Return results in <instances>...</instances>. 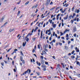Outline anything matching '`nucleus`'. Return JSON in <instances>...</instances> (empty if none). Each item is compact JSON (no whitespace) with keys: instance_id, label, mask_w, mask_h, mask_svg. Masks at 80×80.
<instances>
[{"instance_id":"1","label":"nucleus","mask_w":80,"mask_h":80,"mask_svg":"<svg viewBox=\"0 0 80 80\" xmlns=\"http://www.w3.org/2000/svg\"><path fill=\"white\" fill-rule=\"evenodd\" d=\"M50 0H47L46 3L45 4V5H46V6H47V5H48V4L50 3Z\"/></svg>"},{"instance_id":"2","label":"nucleus","mask_w":80,"mask_h":80,"mask_svg":"<svg viewBox=\"0 0 80 80\" xmlns=\"http://www.w3.org/2000/svg\"><path fill=\"white\" fill-rule=\"evenodd\" d=\"M75 50L76 52H80L79 49L77 47L75 48Z\"/></svg>"},{"instance_id":"3","label":"nucleus","mask_w":80,"mask_h":80,"mask_svg":"<svg viewBox=\"0 0 80 80\" xmlns=\"http://www.w3.org/2000/svg\"><path fill=\"white\" fill-rule=\"evenodd\" d=\"M28 35L25 38V40H26L27 42H28V40H29V38H28Z\"/></svg>"},{"instance_id":"4","label":"nucleus","mask_w":80,"mask_h":80,"mask_svg":"<svg viewBox=\"0 0 80 80\" xmlns=\"http://www.w3.org/2000/svg\"><path fill=\"white\" fill-rule=\"evenodd\" d=\"M5 17L4 16H3L2 18L1 19V22H3V20Z\"/></svg>"},{"instance_id":"5","label":"nucleus","mask_w":80,"mask_h":80,"mask_svg":"<svg viewBox=\"0 0 80 80\" xmlns=\"http://www.w3.org/2000/svg\"><path fill=\"white\" fill-rule=\"evenodd\" d=\"M42 68H46V66H45V65L43 64L41 66Z\"/></svg>"},{"instance_id":"6","label":"nucleus","mask_w":80,"mask_h":80,"mask_svg":"<svg viewBox=\"0 0 80 80\" xmlns=\"http://www.w3.org/2000/svg\"><path fill=\"white\" fill-rule=\"evenodd\" d=\"M36 63H37V65H38L39 66H40L41 65V63H40V62L38 63V61L36 62Z\"/></svg>"},{"instance_id":"7","label":"nucleus","mask_w":80,"mask_h":80,"mask_svg":"<svg viewBox=\"0 0 80 80\" xmlns=\"http://www.w3.org/2000/svg\"><path fill=\"white\" fill-rule=\"evenodd\" d=\"M42 33H43V31H41V37H40L41 38H42Z\"/></svg>"},{"instance_id":"8","label":"nucleus","mask_w":80,"mask_h":80,"mask_svg":"<svg viewBox=\"0 0 80 80\" xmlns=\"http://www.w3.org/2000/svg\"><path fill=\"white\" fill-rule=\"evenodd\" d=\"M38 6V5L37 4H36V6H33L32 8H37V6Z\"/></svg>"},{"instance_id":"9","label":"nucleus","mask_w":80,"mask_h":80,"mask_svg":"<svg viewBox=\"0 0 80 80\" xmlns=\"http://www.w3.org/2000/svg\"><path fill=\"white\" fill-rule=\"evenodd\" d=\"M14 30V29H10L9 31V32H12V31H13Z\"/></svg>"},{"instance_id":"10","label":"nucleus","mask_w":80,"mask_h":80,"mask_svg":"<svg viewBox=\"0 0 80 80\" xmlns=\"http://www.w3.org/2000/svg\"><path fill=\"white\" fill-rule=\"evenodd\" d=\"M26 43H27L26 42H25H25H23V43L22 44L23 47H25V45H26Z\"/></svg>"},{"instance_id":"11","label":"nucleus","mask_w":80,"mask_h":80,"mask_svg":"<svg viewBox=\"0 0 80 80\" xmlns=\"http://www.w3.org/2000/svg\"><path fill=\"white\" fill-rule=\"evenodd\" d=\"M76 27H74L73 28V32H75V31H76Z\"/></svg>"},{"instance_id":"12","label":"nucleus","mask_w":80,"mask_h":80,"mask_svg":"<svg viewBox=\"0 0 80 80\" xmlns=\"http://www.w3.org/2000/svg\"><path fill=\"white\" fill-rule=\"evenodd\" d=\"M60 16V14H58L57 16V20H58L59 18L58 17Z\"/></svg>"},{"instance_id":"13","label":"nucleus","mask_w":80,"mask_h":80,"mask_svg":"<svg viewBox=\"0 0 80 80\" xmlns=\"http://www.w3.org/2000/svg\"><path fill=\"white\" fill-rule=\"evenodd\" d=\"M56 24H53L52 25V27L53 28H55L56 27Z\"/></svg>"},{"instance_id":"14","label":"nucleus","mask_w":80,"mask_h":80,"mask_svg":"<svg viewBox=\"0 0 80 80\" xmlns=\"http://www.w3.org/2000/svg\"><path fill=\"white\" fill-rule=\"evenodd\" d=\"M41 64H44V61L43 60H41Z\"/></svg>"},{"instance_id":"15","label":"nucleus","mask_w":80,"mask_h":80,"mask_svg":"<svg viewBox=\"0 0 80 80\" xmlns=\"http://www.w3.org/2000/svg\"><path fill=\"white\" fill-rule=\"evenodd\" d=\"M28 70H29V69H28L27 71H25L24 72L25 74H27V73H28Z\"/></svg>"},{"instance_id":"16","label":"nucleus","mask_w":80,"mask_h":80,"mask_svg":"<svg viewBox=\"0 0 80 80\" xmlns=\"http://www.w3.org/2000/svg\"><path fill=\"white\" fill-rule=\"evenodd\" d=\"M60 64H58L57 65V67H58V68H60Z\"/></svg>"},{"instance_id":"17","label":"nucleus","mask_w":80,"mask_h":80,"mask_svg":"<svg viewBox=\"0 0 80 80\" xmlns=\"http://www.w3.org/2000/svg\"><path fill=\"white\" fill-rule=\"evenodd\" d=\"M20 58L21 61H22V60H23V57H22V56H20Z\"/></svg>"},{"instance_id":"18","label":"nucleus","mask_w":80,"mask_h":80,"mask_svg":"<svg viewBox=\"0 0 80 80\" xmlns=\"http://www.w3.org/2000/svg\"><path fill=\"white\" fill-rule=\"evenodd\" d=\"M38 27L36 28L34 30V32H36V31L37 30V29H38Z\"/></svg>"},{"instance_id":"19","label":"nucleus","mask_w":80,"mask_h":80,"mask_svg":"<svg viewBox=\"0 0 80 80\" xmlns=\"http://www.w3.org/2000/svg\"><path fill=\"white\" fill-rule=\"evenodd\" d=\"M42 53H44V54H45V55L47 54V52H46L44 51H42Z\"/></svg>"},{"instance_id":"20","label":"nucleus","mask_w":80,"mask_h":80,"mask_svg":"<svg viewBox=\"0 0 80 80\" xmlns=\"http://www.w3.org/2000/svg\"><path fill=\"white\" fill-rule=\"evenodd\" d=\"M29 3V2L28 1L26 2L25 3V5H28V3Z\"/></svg>"},{"instance_id":"21","label":"nucleus","mask_w":80,"mask_h":80,"mask_svg":"<svg viewBox=\"0 0 80 80\" xmlns=\"http://www.w3.org/2000/svg\"><path fill=\"white\" fill-rule=\"evenodd\" d=\"M72 15H71L69 16V18H70V19H71L72 18Z\"/></svg>"},{"instance_id":"22","label":"nucleus","mask_w":80,"mask_h":80,"mask_svg":"<svg viewBox=\"0 0 80 80\" xmlns=\"http://www.w3.org/2000/svg\"><path fill=\"white\" fill-rule=\"evenodd\" d=\"M48 44H47L46 45H45V48H48Z\"/></svg>"},{"instance_id":"23","label":"nucleus","mask_w":80,"mask_h":80,"mask_svg":"<svg viewBox=\"0 0 80 80\" xmlns=\"http://www.w3.org/2000/svg\"><path fill=\"white\" fill-rule=\"evenodd\" d=\"M33 41H35L36 40V38H34L32 39Z\"/></svg>"},{"instance_id":"24","label":"nucleus","mask_w":80,"mask_h":80,"mask_svg":"<svg viewBox=\"0 0 80 80\" xmlns=\"http://www.w3.org/2000/svg\"><path fill=\"white\" fill-rule=\"evenodd\" d=\"M60 33L61 34V35H60L61 36H62V35H63V33L62 32H60Z\"/></svg>"},{"instance_id":"25","label":"nucleus","mask_w":80,"mask_h":80,"mask_svg":"<svg viewBox=\"0 0 80 80\" xmlns=\"http://www.w3.org/2000/svg\"><path fill=\"white\" fill-rule=\"evenodd\" d=\"M65 9L64 11L62 10V11L61 13H65Z\"/></svg>"},{"instance_id":"26","label":"nucleus","mask_w":80,"mask_h":80,"mask_svg":"<svg viewBox=\"0 0 80 80\" xmlns=\"http://www.w3.org/2000/svg\"><path fill=\"white\" fill-rule=\"evenodd\" d=\"M20 11H18V15H19V14H20Z\"/></svg>"},{"instance_id":"27","label":"nucleus","mask_w":80,"mask_h":80,"mask_svg":"<svg viewBox=\"0 0 80 80\" xmlns=\"http://www.w3.org/2000/svg\"><path fill=\"white\" fill-rule=\"evenodd\" d=\"M44 50H45V51H46V52L48 51V50H47V48H44Z\"/></svg>"},{"instance_id":"28","label":"nucleus","mask_w":80,"mask_h":80,"mask_svg":"<svg viewBox=\"0 0 80 80\" xmlns=\"http://www.w3.org/2000/svg\"><path fill=\"white\" fill-rule=\"evenodd\" d=\"M8 22H6L3 25V26H5V25H7V24L8 23Z\"/></svg>"},{"instance_id":"29","label":"nucleus","mask_w":80,"mask_h":80,"mask_svg":"<svg viewBox=\"0 0 80 80\" xmlns=\"http://www.w3.org/2000/svg\"><path fill=\"white\" fill-rule=\"evenodd\" d=\"M59 45H60V46H62V43H59Z\"/></svg>"},{"instance_id":"30","label":"nucleus","mask_w":80,"mask_h":80,"mask_svg":"<svg viewBox=\"0 0 80 80\" xmlns=\"http://www.w3.org/2000/svg\"><path fill=\"white\" fill-rule=\"evenodd\" d=\"M71 58L73 59L75 58V56H71Z\"/></svg>"},{"instance_id":"31","label":"nucleus","mask_w":80,"mask_h":80,"mask_svg":"<svg viewBox=\"0 0 80 80\" xmlns=\"http://www.w3.org/2000/svg\"><path fill=\"white\" fill-rule=\"evenodd\" d=\"M45 64L46 65H48V62L45 61Z\"/></svg>"},{"instance_id":"32","label":"nucleus","mask_w":80,"mask_h":80,"mask_svg":"<svg viewBox=\"0 0 80 80\" xmlns=\"http://www.w3.org/2000/svg\"><path fill=\"white\" fill-rule=\"evenodd\" d=\"M67 32V29H66L65 31L64 32V33H65V32Z\"/></svg>"},{"instance_id":"33","label":"nucleus","mask_w":80,"mask_h":80,"mask_svg":"<svg viewBox=\"0 0 80 80\" xmlns=\"http://www.w3.org/2000/svg\"><path fill=\"white\" fill-rule=\"evenodd\" d=\"M75 52V50H73L72 52H71L72 54H73Z\"/></svg>"},{"instance_id":"34","label":"nucleus","mask_w":80,"mask_h":80,"mask_svg":"<svg viewBox=\"0 0 80 80\" xmlns=\"http://www.w3.org/2000/svg\"><path fill=\"white\" fill-rule=\"evenodd\" d=\"M20 53L21 55H23V53L21 51H20Z\"/></svg>"},{"instance_id":"35","label":"nucleus","mask_w":80,"mask_h":80,"mask_svg":"<svg viewBox=\"0 0 80 80\" xmlns=\"http://www.w3.org/2000/svg\"><path fill=\"white\" fill-rule=\"evenodd\" d=\"M36 73L38 75H40V73L39 72H36Z\"/></svg>"},{"instance_id":"36","label":"nucleus","mask_w":80,"mask_h":80,"mask_svg":"<svg viewBox=\"0 0 80 80\" xmlns=\"http://www.w3.org/2000/svg\"><path fill=\"white\" fill-rule=\"evenodd\" d=\"M51 48H52V47H51V46H50V45H49V49H51Z\"/></svg>"},{"instance_id":"37","label":"nucleus","mask_w":80,"mask_h":80,"mask_svg":"<svg viewBox=\"0 0 80 80\" xmlns=\"http://www.w3.org/2000/svg\"><path fill=\"white\" fill-rule=\"evenodd\" d=\"M70 43H71L70 41H68V44H69Z\"/></svg>"},{"instance_id":"38","label":"nucleus","mask_w":80,"mask_h":80,"mask_svg":"<svg viewBox=\"0 0 80 80\" xmlns=\"http://www.w3.org/2000/svg\"><path fill=\"white\" fill-rule=\"evenodd\" d=\"M22 63H23V64H24L25 63V61L24 60H22Z\"/></svg>"},{"instance_id":"39","label":"nucleus","mask_w":80,"mask_h":80,"mask_svg":"<svg viewBox=\"0 0 80 80\" xmlns=\"http://www.w3.org/2000/svg\"><path fill=\"white\" fill-rule=\"evenodd\" d=\"M1 64L2 65V66H4V63H3V62H2V63H1Z\"/></svg>"},{"instance_id":"40","label":"nucleus","mask_w":80,"mask_h":80,"mask_svg":"<svg viewBox=\"0 0 80 80\" xmlns=\"http://www.w3.org/2000/svg\"><path fill=\"white\" fill-rule=\"evenodd\" d=\"M38 48H39V49H40V45H38Z\"/></svg>"},{"instance_id":"41","label":"nucleus","mask_w":80,"mask_h":80,"mask_svg":"<svg viewBox=\"0 0 80 80\" xmlns=\"http://www.w3.org/2000/svg\"><path fill=\"white\" fill-rule=\"evenodd\" d=\"M55 35V32H54L53 33V36H54Z\"/></svg>"},{"instance_id":"42","label":"nucleus","mask_w":80,"mask_h":80,"mask_svg":"<svg viewBox=\"0 0 80 80\" xmlns=\"http://www.w3.org/2000/svg\"><path fill=\"white\" fill-rule=\"evenodd\" d=\"M77 35V34L76 33H75L74 34V37H76Z\"/></svg>"},{"instance_id":"43","label":"nucleus","mask_w":80,"mask_h":80,"mask_svg":"<svg viewBox=\"0 0 80 80\" xmlns=\"http://www.w3.org/2000/svg\"><path fill=\"white\" fill-rule=\"evenodd\" d=\"M79 12H80V10H79L78 9L77 11V13H79Z\"/></svg>"},{"instance_id":"44","label":"nucleus","mask_w":80,"mask_h":80,"mask_svg":"<svg viewBox=\"0 0 80 80\" xmlns=\"http://www.w3.org/2000/svg\"><path fill=\"white\" fill-rule=\"evenodd\" d=\"M66 38H68V34H66Z\"/></svg>"},{"instance_id":"45","label":"nucleus","mask_w":80,"mask_h":80,"mask_svg":"<svg viewBox=\"0 0 80 80\" xmlns=\"http://www.w3.org/2000/svg\"><path fill=\"white\" fill-rule=\"evenodd\" d=\"M58 8H60V7H58L56 8V9L57 10V9H58Z\"/></svg>"},{"instance_id":"46","label":"nucleus","mask_w":80,"mask_h":80,"mask_svg":"<svg viewBox=\"0 0 80 80\" xmlns=\"http://www.w3.org/2000/svg\"><path fill=\"white\" fill-rule=\"evenodd\" d=\"M73 45H72L71 46V48H73Z\"/></svg>"},{"instance_id":"47","label":"nucleus","mask_w":80,"mask_h":80,"mask_svg":"<svg viewBox=\"0 0 80 80\" xmlns=\"http://www.w3.org/2000/svg\"><path fill=\"white\" fill-rule=\"evenodd\" d=\"M50 23H52V20H51L50 21Z\"/></svg>"},{"instance_id":"48","label":"nucleus","mask_w":80,"mask_h":80,"mask_svg":"<svg viewBox=\"0 0 80 80\" xmlns=\"http://www.w3.org/2000/svg\"><path fill=\"white\" fill-rule=\"evenodd\" d=\"M46 68H44V69H43V70H44V71H46Z\"/></svg>"},{"instance_id":"49","label":"nucleus","mask_w":80,"mask_h":80,"mask_svg":"<svg viewBox=\"0 0 80 80\" xmlns=\"http://www.w3.org/2000/svg\"><path fill=\"white\" fill-rule=\"evenodd\" d=\"M65 49H66V50H67V49L68 48L67 47H66V46H65Z\"/></svg>"},{"instance_id":"50","label":"nucleus","mask_w":80,"mask_h":80,"mask_svg":"<svg viewBox=\"0 0 80 80\" xmlns=\"http://www.w3.org/2000/svg\"><path fill=\"white\" fill-rule=\"evenodd\" d=\"M11 48H10L8 49V52H10V51L11 49Z\"/></svg>"},{"instance_id":"51","label":"nucleus","mask_w":80,"mask_h":80,"mask_svg":"<svg viewBox=\"0 0 80 80\" xmlns=\"http://www.w3.org/2000/svg\"><path fill=\"white\" fill-rule=\"evenodd\" d=\"M61 26V23H60V24H59V25H58L59 27H60Z\"/></svg>"},{"instance_id":"52","label":"nucleus","mask_w":80,"mask_h":80,"mask_svg":"<svg viewBox=\"0 0 80 80\" xmlns=\"http://www.w3.org/2000/svg\"><path fill=\"white\" fill-rule=\"evenodd\" d=\"M64 20H67V18L66 17H64Z\"/></svg>"},{"instance_id":"53","label":"nucleus","mask_w":80,"mask_h":80,"mask_svg":"<svg viewBox=\"0 0 80 80\" xmlns=\"http://www.w3.org/2000/svg\"><path fill=\"white\" fill-rule=\"evenodd\" d=\"M55 41H56L55 39H53V42H54V43H55Z\"/></svg>"},{"instance_id":"54","label":"nucleus","mask_w":80,"mask_h":80,"mask_svg":"<svg viewBox=\"0 0 80 80\" xmlns=\"http://www.w3.org/2000/svg\"><path fill=\"white\" fill-rule=\"evenodd\" d=\"M77 65H78V64H79V62L77 61Z\"/></svg>"},{"instance_id":"55","label":"nucleus","mask_w":80,"mask_h":80,"mask_svg":"<svg viewBox=\"0 0 80 80\" xmlns=\"http://www.w3.org/2000/svg\"><path fill=\"white\" fill-rule=\"evenodd\" d=\"M70 68H71L72 69H73V67L72 66H70Z\"/></svg>"},{"instance_id":"56","label":"nucleus","mask_w":80,"mask_h":80,"mask_svg":"<svg viewBox=\"0 0 80 80\" xmlns=\"http://www.w3.org/2000/svg\"><path fill=\"white\" fill-rule=\"evenodd\" d=\"M45 23H44V24L43 26V27L45 28Z\"/></svg>"},{"instance_id":"57","label":"nucleus","mask_w":80,"mask_h":80,"mask_svg":"<svg viewBox=\"0 0 80 80\" xmlns=\"http://www.w3.org/2000/svg\"><path fill=\"white\" fill-rule=\"evenodd\" d=\"M53 4V2H51L50 3V5H52Z\"/></svg>"},{"instance_id":"58","label":"nucleus","mask_w":80,"mask_h":80,"mask_svg":"<svg viewBox=\"0 0 80 80\" xmlns=\"http://www.w3.org/2000/svg\"><path fill=\"white\" fill-rule=\"evenodd\" d=\"M48 33V30H47V31L46 32V34H47Z\"/></svg>"},{"instance_id":"59","label":"nucleus","mask_w":80,"mask_h":80,"mask_svg":"<svg viewBox=\"0 0 80 80\" xmlns=\"http://www.w3.org/2000/svg\"><path fill=\"white\" fill-rule=\"evenodd\" d=\"M71 41H73L74 40V39L73 38H72L71 39Z\"/></svg>"},{"instance_id":"60","label":"nucleus","mask_w":80,"mask_h":80,"mask_svg":"<svg viewBox=\"0 0 80 80\" xmlns=\"http://www.w3.org/2000/svg\"><path fill=\"white\" fill-rule=\"evenodd\" d=\"M61 38L62 39H63V40H64V39H65L64 38V37H61Z\"/></svg>"},{"instance_id":"61","label":"nucleus","mask_w":80,"mask_h":80,"mask_svg":"<svg viewBox=\"0 0 80 80\" xmlns=\"http://www.w3.org/2000/svg\"><path fill=\"white\" fill-rule=\"evenodd\" d=\"M55 37L57 38V34H55Z\"/></svg>"},{"instance_id":"62","label":"nucleus","mask_w":80,"mask_h":80,"mask_svg":"<svg viewBox=\"0 0 80 80\" xmlns=\"http://www.w3.org/2000/svg\"><path fill=\"white\" fill-rule=\"evenodd\" d=\"M77 22H78V21H79V18H78L77 19Z\"/></svg>"},{"instance_id":"63","label":"nucleus","mask_w":80,"mask_h":80,"mask_svg":"<svg viewBox=\"0 0 80 80\" xmlns=\"http://www.w3.org/2000/svg\"><path fill=\"white\" fill-rule=\"evenodd\" d=\"M41 58H42V59H43V57L42 56H41Z\"/></svg>"},{"instance_id":"64","label":"nucleus","mask_w":80,"mask_h":80,"mask_svg":"<svg viewBox=\"0 0 80 80\" xmlns=\"http://www.w3.org/2000/svg\"><path fill=\"white\" fill-rule=\"evenodd\" d=\"M5 63H7V61H4Z\"/></svg>"}]
</instances>
